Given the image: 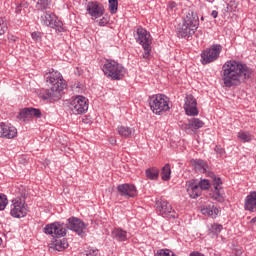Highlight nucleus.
<instances>
[{
  "mask_svg": "<svg viewBox=\"0 0 256 256\" xmlns=\"http://www.w3.org/2000/svg\"><path fill=\"white\" fill-rule=\"evenodd\" d=\"M218 15H219V12H217V10H214L211 13V17H213V19H217Z\"/></svg>",
  "mask_w": 256,
  "mask_h": 256,
  "instance_id": "obj_44",
  "label": "nucleus"
},
{
  "mask_svg": "<svg viewBox=\"0 0 256 256\" xmlns=\"http://www.w3.org/2000/svg\"><path fill=\"white\" fill-rule=\"evenodd\" d=\"M117 133L120 137H124L125 139H129L133 137V133H135V129L127 126H118Z\"/></svg>",
  "mask_w": 256,
  "mask_h": 256,
  "instance_id": "obj_22",
  "label": "nucleus"
},
{
  "mask_svg": "<svg viewBox=\"0 0 256 256\" xmlns=\"http://www.w3.org/2000/svg\"><path fill=\"white\" fill-rule=\"evenodd\" d=\"M250 223L253 225L254 223H256V217H254V218H252L251 220H250Z\"/></svg>",
  "mask_w": 256,
  "mask_h": 256,
  "instance_id": "obj_47",
  "label": "nucleus"
},
{
  "mask_svg": "<svg viewBox=\"0 0 256 256\" xmlns=\"http://www.w3.org/2000/svg\"><path fill=\"white\" fill-rule=\"evenodd\" d=\"M45 79L50 88L42 90L39 93V98L43 99V101H59L63 96V90L67 87L63 76L59 72H54L46 74Z\"/></svg>",
  "mask_w": 256,
  "mask_h": 256,
  "instance_id": "obj_2",
  "label": "nucleus"
},
{
  "mask_svg": "<svg viewBox=\"0 0 256 256\" xmlns=\"http://www.w3.org/2000/svg\"><path fill=\"white\" fill-rule=\"evenodd\" d=\"M0 137L4 139H15V137H17V128L5 123H0Z\"/></svg>",
  "mask_w": 256,
  "mask_h": 256,
  "instance_id": "obj_16",
  "label": "nucleus"
},
{
  "mask_svg": "<svg viewBox=\"0 0 256 256\" xmlns=\"http://www.w3.org/2000/svg\"><path fill=\"white\" fill-rule=\"evenodd\" d=\"M3 243V239L0 238V245Z\"/></svg>",
  "mask_w": 256,
  "mask_h": 256,
  "instance_id": "obj_48",
  "label": "nucleus"
},
{
  "mask_svg": "<svg viewBox=\"0 0 256 256\" xmlns=\"http://www.w3.org/2000/svg\"><path fill=\"white\" fill-rule=\"evenodd\" d=\"M184 110L189 117H197L199 110L197 109V99L194 95H187L185 98Z\"/></svg>",
  "mask_w": 256,
  "mask_h": 256,
  "instance_id": "obj_12",
  "label": "nucleus"
},
{
  "mask_svg": "<svg viewBox=\"0 0 256 256\" xmlns=\"http://www.w3.org/2000/svg\"><path fill=\"white\" fill-rule=\"evenodd\" d=\"M210 231L213 233V235H217L223 231V226L221 224H213L210 228Z\"/></svg>",
  "mask_w": 256,
  "mask_h": 256,
  "instance_id": "obj_37",
  "label": "nucleus"
},
{
  "mask_svg": "<svg viewBox=\"0 0 256 256\" xmlns=\"http://www.w3.org/2000/svg\"><path fill=\"white\" fill-rule=\"evenodd\" d=\"M70 109L75 115H83L89 109V103L84 96H77L70 103Z\"/></svg>",
  "mask_w": 256,
  "mask_h": 256,
  "instance_id": "obj_9",
  "label": "nucleus"
},
{
  "mask_svg": "<svg viewBox=\"0 0 256 256\" xmlns=\"http://www.w3.org/2000/svg\"><path fill=\"white\" fill-rule=\"evenodd\" d=\"M155 256H174L173 252H171L169 249L160 250Z\"/></svg>",
  "mask_w": 256,
  "mask_h": 256,
  "instance_id": "obj_41",
  "label": "nucleus"
},
{
  "mask_svg": "<svg viewBox=\"0 0 256 256\" xmlns=\"http://www.w3.org/2000/svg\"><path fill=\"white\" fill-rule=\"evenodd\" d=\"M168 7H169V9L173 10L174 7H176L175 2H169Z\"/></svg>",
  "mask_w": 256,
  "mask_h": 256,
  "instance_id": "obj_46",
  "label": "nucleus"
},
{
  "mask_svg": "<svg viewBox=\"0 0 256 256\" xmlns=\"http://www.w3.org/2000/svg\"><path fill=\"white\" fill-rule=\"evenodd\" d=\"M238 139H240V141H243V143H249V141H251V134L246 133V132H239L238 133Z\"/></svg>",
  "mask_w": 256,
  "mask_h": 256,
  "instance_id": "obj_34",
  "label": "nucleus"
},
{
  "mask_svg": "<svg viewBox=\"0 0 256 256\" xmlns=\"http://www.w3.org/2000/svg\"><path fill=\"white\" fill-rule=\"evenodd\" d=\"M195 31H197V29L185 24V22H182V24H178L177 26V35L182 39L195 35Z\"/></svg>",
  "mask_w": 256,
  "mask_h": 256,
  "instance_id": "obj_19",
  "label": "nucleus"
},
{
  "mask_svg": "<svg viewBox=\"0 0 256 256\" xmlns=\"http://www.w3.org/2000/svg\"><path fill=\"white\" fill-rule=\"evenodd\" d=\"M109 3V11L112 15H115L117 13V10L119 9V1L117 0H108Z\"/></svg>",
  "mask_w": 256,
  "mask_h": 256,
  "instance_id": "obj_31",
  "label": "nucleus"
},
{
  "mask_svg": "<svg viewBox=\"0 0 256 256\" xmlns=\"http://www.w3.org/2000/svg\"><path fill=\"white\" fill-rule=\"evenodd\" d=\"M27 7H29V4H27L26 2L20 3L18 6H16L15 14L19 15L22 9H27Z\"/></svg>",
  "mask_w": 256,
  "mask_h": 256,
  "instance_id": "obj_40",
  "label": "nucleus"
},
{
  "mask_svg": "<svg viewBox=\"0 0 256 256\" xmlns=\"http://www.w3.org/2000/svg\"><path fill=\"white\" fill-rule=\"evenodd\" d=\"M21 191V195L12 200L10 211V215L17 219H21V217L27 215V204H25V197L27 194L25 193V188L23 186L21 187Z\"/></svg>",
  "mask_w": 256,
  "mask_h": 256,
  "instance_id": "obj_4",
  "label": "nucleus"
},
{
  "mask_svg": "<svg viewBox=\"0 0 256 256\" xmlns=\"http://www.w3.org/2000/svg\"><path fill=\"white\" fill-rule=\"evenodd\" d=\"M31 37L35 43H41L43 41V33L39 31L32 32Z\"/></svg>",
  "mask_w": 256,
  "mask_h": 256,
  "instance_id": "obj_35",
  "label": "nucleus"
},
{
  "mask_svg": "<svg viewBox=\"0 0 256 256\" xmlns=\"http://www.w3.org/2000/svg\"><path fill=\"white\" fill-rule=\"evenodd\" d=\"M208 167L207 162L203 160H196L194 163V168L200 173H207Z\"/></svg>",
  "mask_w": 256,
  "mask_h": 256,
  "instance_id": "obj_29",
  "label": "nucleus"
},
{
  "mask_svg": "<svg viewBox=\"0 0 256 256\" xmlns=\"http://www.w3.org/2000/svg\"><path fill=\"white\" fill-rule=\"evenodd\" d=\"M187 193L191 199L201 197L202 190L196 180H190L187 184Z\"/></svg>",
  "mask_w": 256,
  "mask_h": 256,
  "instance_id": "obj_20",
  "label": "nucleus"
},
{
  "mask_svg": "<svg viewBox=\"0 0 256 256\" xmlns=\"http://www.w3.org/2000/svg\"><path fill=\"white\" fill-rule=\"evenodd\" d=\"M244 209L246 211H250L251 213H255L256 211V191H252L245 198Z\"/></svg>",
  "mask_w": 256,
  "mask_h": 256,
  "instance_id": "obj_21",
  "label": "nucleus"
},
{
  "mask_svg": "<svg viewBox=\"0 0 256 256\" xmlns=\"http://www.w3.org/2000/svg\"><path fill=\"white\" fill-rule=\"evenodd\" d=\"M6 31H7V22H5V20L0 18V36L5 35Z\"/></svg>",
  "mask_w": 256,
  "mask_h": 256,
  "instance_id": "obj_39",
  "label": "nucleus"
},
{
  "mask_svg": "<svg viewBox=\"0 0 256 256\" xmlns=\"http://www.w3.org/2000/svg\"><path fill=\"white\" fill-rule=\"evenodd\" d=\"M183 23L191 26L194 29H197V27L199 26V16L197 15V12L191 9L188 10L186 15L184 16Z\"/></svg>",
  "mask_w": 256,
  "mask_h": 256,
  "instance_id": "obj_18",
  "label": "nucleus"
},
{
  "mask_svg": "<svg viewBox=\"0 0 256 256\" xmlns=\"http://www.w3.org/2000/svg\"><path fill=\"white\" fill-rule=\"evenodd\" d=\"M103 73L112 81H120L125 77V67L114 60H106L103 66Z\"/></svg>",
  "mask_w": 256,
  "mask_h": 256,
  "instance_id": "obj_3",
  "label": "nucleus"
},
{
  "mask_svg": "<svg viewBox=\"0 0 256 256\" xmlns=\"http://www.w3.org/2000/svg\"><path fill=\"white\" fill-rule=\"evenodd\" d=\"M117 191L122 197L131 199V197H137V188L133 184H120L117 186Z\"/></svg>",
  "mask_w": 256,
  "mask_h": 256,
  "instance_id": "obj_15",
  "label": "nucleus"
},
{
  "mask_svg": "<svg viewBox=\"0 0 256 256\" xmlns=\"http://www.w3.org/2000/svg\"><path fill=\"white\" fill-rule=\"evenodd\" d=\"M54 245V249L56 251H63L65 249H67L69 247V244L67 243V239L63 238V239H56L53 242Z\"/></svg>",
  "mask_w": 256,
  "mask_h": 256,
  "instance_id": "obj_26",
  "label": "nucleus"
},
{
  "mask_svg": "<svg viewBox=\"0 0 256 256\" xmlns=\"http://www.w3.org/2000/svg\"><path fill=\"white\" fill-rule=\"evenodd\" d=\"M49 5H51V1L49 0H38L36 7L40 11H45L46 9H49Z\"/></svg>",
  "mask_w": 256,
  "mask_h": 256,
  "instance_id": "obj_32",
  "label": "nucleus"
},
{
  "mask_svg": "<svg viewBox=\"0 0 256 256\" xmlns=\"http://www.w3.org/2000/svg\"><path fill=\"white\" fill-rule=\"evenodd\" d=\"M136 41L139 45H142L144 49L143 59H149L151 55V34L147 32L143 27L139 26L136 30Z\"/></svg>",
  "mask_w": 256,
  "mask_h": 256,
  "instance_id": "obj_6",
  "label": "nucleus"
},
{
  "mask_svg": "<svg viewBox=\"0 0 256 256\" xmlns=\"http://www.w3.org/2000/svg\"><path fill=\"white\" fill-rule=\"evenodd\" d=\"M156 209L159 211L160 215L162 217H168L169 219H176L177 212L173 210V207L169 205V202L167 200H160L156 202Z\"/></svg>",
  "mask_w": 256,
  "mask_h": 256,
  "instance_id": "obj_11",
  "label": "nucleus"
},
{
  "mask_svg": "<svg viewBox=\"0 0 256 256\" xmlns=\"http://www.w3.org/2000/svg\"><path fill=\"white\" fill-rule=\"evenodd\" d=\"M253 71L239 61L229 60L222 66V81L224 87H237L245 79H250Z\"/></svg>",
  "mask_w": 256,
  "mask_h": 256,
  "instance_id": "obj_1",
  "label": "nucleus"
},
{
  "mask_svg": "<svg viewBox=\"0 0 256 256\" xmlns=\"http://www.w3.org/2000/svg\"><path fill=\"white\" fill-rule=\"evenodd\" d=\"M221 51H223V46H221V44H214L211 48L204 50L201 53L202 65H209V63L217 61L219 55H221Z\"/></svg>",
  "mask_w": 256,
  "mask_h": 256,
  "instance_id": "obj_7",
  "label": "nucleus"
},
{
  "mask_svg": "<svg viewBox=\"0 0 256 256\" xmlns=\"http://www.w3.org/2000/svg\"><path fill=\"white\" fill-rule=\"evenodd\" d=\"M64 227H66V229H70V231H74V233H77V235H83L85 223L77 217H71L64 224Z\"/></svg>",
  "mask_w": 256,
  "mask_h": 256,
  "instance_id": "obj_13",
  "label": "nucleus"
},
{
  "mask_svg": "<svg viewBox=\"0 0 256 256\" xmlns=\"http://www.w3.org/2000/svg\"><path fill=\"white\" fill-rule=\"evenodd\" d=\"M202 215H207L208 217H212V219H215L217 215H219V209L215 207V205H208L201 209Z\"/></svg>",
  "mask_w": 256,
  "mask_h": 256,
  "instance_id": "obj_23",
  "label": "nucleus"
},
{
  "mask_svg": "<svg viewBox=\"0 0 256 256\" xmlns=\"http://www.w3.org/2000/svg\"><path fill=\"white\" fill-rule=\"evenodd\" d=\"M146 177H147V179H150L151 181H155V180L159 179V169H157L156 167L148 168L146 170Z\"/></svg>",
  "mask_w": 256,
  "mask_h": 256,
  "instance_id": "obj_27",
  "label": "nucleus"
},
{
  "mask_svg": "<svg viewBox=\"0 0 256 256\" xmlns=\"http://www.w3.org/2000/svg\"><path fill=\"white\" fill-rule=\"evenodd\" d=\"M162 181H169L171 179V164H165L161 170Z\"/></svg>",
  "mask_w": 256,
  "mask_h": 256,
  "instance_id": "obj_30",
  "label": "nucleus"
},
{
  "mask_svg": "<svg viewBox=\"0 0 256 256\" xmlns=\"http://www.w3.org/2000/svg\"><path fill=\"white\" fill-rule=\"evenodd\" d=\"M7 196L5 194H0V211H4L5 207H7Z\"/></svg>",
  "mask_w": 256,
  "mask_h": 256,
  "instance_id": "obj_38",
  "label": "nucleus"
},
{
  "mask_svg": "<svg viewBox=\"0 0 256 256\" xmlns=\"http://www.w3.org/2000/svg\"><path fill=\"white\" fill-rule=\"evenodd\" d=\"M198 186L200 187L201 191H205L207 189H209V187H211V184L209 183V180L204 179L201 180L200 182H197Z\"/></svg>",
  "mask_w": 256,
  "mask_h": 256,
  "instance_id": "obj_36",
  "label": "nucleus"
},
{
  "mask_svg": "<svg viewBox=\"0 0 256 256\" xmlns=\"http://www.w3.org/2000/svg\"><path fill=\"white\" fill-rule=\"evenodd\" d=\"M151 111L156 115H161L163 111H169V98L163 94H156L149 98Z\"/></svg>",
  "mask_w": 256,
  "mask_h": 256,
  "instance_id": "obj_5",
  "label": "nucleus"
},
{
  "mask_svg": "<svg viewBox=\"0 0 256 256\" xmlns=\"http://www.w3.org/2000/svg\"><path fill=\"white\" fill-rule=\"evenodd\" d=\"M112 237L116 241H127V231L121 229V228H115L112 231Z\"/></svg>",
  "mask_w": 256,
  "mask_h": 256,
  "instance_id": "obj_25",
  "label": "nucleus"
},
{
  "mask_svg": "<svg viewBox=\"0 0 256 256\" xmlns=\"http://www.w3.org/2000/svg\"><path fill=\"white\" fill-rule=\"evenodd\" d=\"M42 21L44 25H47V27H51L56 31L61 32V30L63 29V22L57 20V16H55V14L45 13L42 16Z\"/></svg>",
  "mask_w": 256,
  "mask_h": 256,
  "instance_id": "obj_14",
  "label": "nucleus"
},
{
  "mask_svg": "<svg viewBox=\"0 0 256 256\" xmlns=\"http://www.w3.org/2000/svg\"><path fill=\"white\" fill-rule=\"evenodd\" d=\"M215 151L220 157H223L225 155V149H223L221 146H216Z\"/></svg>",
  "mask_w": 256,
  "mask_h": 256,
  "instance_id": "obj_42",
  "label": "nucleus"
},
{
  "mask_svg": "<svg viewBox=\"0 0 256 256\" xmlns=\"http://www.w3.org/2000/svg\"><path fill=\"white\" fill-rule=\"evenodd\" d=\"M211 177L213 180V187H214L213 199L221 203L224 201V198H223V194H221V188L219 187V185H222L223 182L221 181V178L216 177L215 174L213 173H211Z\"/></svg>",
  "mask_w": 256,
  "mask_h": 256,
  "instance_id": "obj_17",
  "label": "nucleus"
},
{
  "mask_svg": "<svg viewBox=\"0 0 256 256\" xmlns=\"http://www.w3.org/2000/svg\"><path fill=\"white\" fill-rule=\"evenodd\" d=\"M86 11L93 19H99L105 15V7L97 1H88Z\"/></svg>",
  "mask_w": 256,
  "mask_h": 256,
  "instance_id": "obj_10",
  "label": "nucleus"
},
{
  "mask_svg": "<svg viewBox=\"0 0 256 256\" xmlns=\"http://www.w3.org/2000/svg\"><path fill=\"white\" fill-rule=\"evenodd\" d=\"M86 256H99V250L90 249L87 251Z\"/></svg>",
  "mask_w": 256,
  "mask_h": 256,
  "instance_id": "obj_43",
  "label": "nucleus"
},
{
  "mask_svg": "<svg viewBox=\"0 0 256 256\" xmlns=\"http://www.w3.org/2000/svg\"><path fill=\"white\" fill-rule=\"evenodd\" d=\"M18 119H20V121H29V119H31L30 107L21 109L18 114Z\"/></svg>",
  "mask_w": 256,
  "mask_h": 256,
  "instance_id": "obj_28",
  "label": "nucleus"
},
{
  "mask_svg": "<svg viewBox=\"0 0 256 256\" xmlns=\"http://www.w3.org/2000/svg\"><path fill=\"white\" fill-rule=\"evenodd\" d=\"M41 119L43 117V114L41 113V110L38 108L30 107V119Z\"/></svg>",
  "mask_w": 256,
  "mask_h": 256,
  "instance_id": "obj_33",
  "label": "nucleus"
},
{
  "mask_svg": "<svg viewBox=\"0 0 256 256\" xmlns=\"http://www.w3.org/2000/svg\"><path fill=\"white\" fill-rule=\"evenodd\" d=\"M44 233H46V235H51L54 238L56 237V239H60V237H65L67 235V229L65 224L55 222L47 224L44 228Z\"/></svg>",
  "mask_w": 256,
  "mask_h": 256,
  "instance_id": "obj_8",
  "label": "nucleus"
},
{
  "mask_svg": "<svg viewBox=\"0 0 256 256\" xmlns=\"http://www.w3.org/2000/svg\"><path fill=\"white\" fill-rule=\"evenodd\" d=\"M205 125V122L199 118H192L188 121V125H186L185 129H192V131H197V129H201Z\"/></svg>",
  "mask_w": 256,
  "mask_h": 256,
  "instance_id": "obj_24",
  "label": "nucleus"
},
{
  "mask_svg": "<svg viewBox=\"0 0 256 256\" xmlns=\"http://www.w3.org/2000/svg\"><path fill=\"white\" fill-rule=\"evenodd\" d=\"M99 25H101L102 27H104V25H107V20H105V18L100 19Z\"/></svg>",
  "mask_w": 256,
  "mask_h": 256,
  "instance_id": "obj_45",
  "label": "nucleus"
}]
</instances>
